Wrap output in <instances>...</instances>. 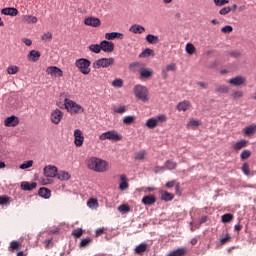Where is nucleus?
Masks as SVG:
<instances>
[{
    "label": "nucleus",
    "mask_w": 256,
    "mask_h": 256,
    "mask_svg": "<svg viewBox=\"0 0 256 256\" xmlns=\"http://www.w3.org/2000/svg\"><path fill=\"white\" fill-rule=\"evenodd\" d=\"M145 157H147V152L145 150H140L139 152H137L135 154L134 159L136 161H143V159H145Z\"/></svg>",
    "instance_id": "35"
},
{
    "label": "nucleus",
    "mask_w": 256,
    "mask_h": 256,
    "mask_svg": "<svg viewBox=\"0 0 256 256\" xmlns=\"http://www.w3.org/2000/svg\"><path fill=\"white\" fill-rule=\"evenodd\" d=\"M5 127H17L19 125V117L12 115L4 120Z\"/></svg>",
    "instance_id": "12"
},
{
    "label": "nucleus",
    "mask_w": 256,
    "mask_h": 256,
    "mask_svg": "<svg viewBox=\"0 0 256 256\" xmlns=\"http://www.w3.org/2000/svg\"><path fill=\"white\" fill-rule=\"evenodd\" d=\"M65 109L70 113L71 115H79V113H83L85 109H83V106L78 104L77 102L66 98L64 100Z\"/></svg>",
    "instance_id": "2"
},
{
    "label": "nucleus",
    "mask_w": 256,
    "mask_h": 256,
    "mask_svg": "<svg viewBox=\"0 0 256 256\" xmlns=\"http://www.w3.org/2000/svg\"><path fill=\"white\" fill-rule=\"evenodd\" d=\"M73 237H76V239H79V237H81V235H83V229L78 228L73 230L72 232Z\"/></svg>",
    "instance_id": "52"
},
{
    "label": "nucleus",
    "mask_w": 256,
    "mask_h": 256,
    "mask_svg": "<svg viewBox=\"0 0 256 256\" xmlns=\"http://www.w3.org/2000/svg\"><path fill=\"white\" fill-rule=\"evenodd\" d=\"M22 43H25V45H27V47H31V45H33V41H31V39H27V38H23Z\"/></svg>",
    "instance_id": "62"
},
{
    "label": "nucleus",
    "mask_w": 256,
    "mask_h": 256,
    "mask_svg": "<svg viewBox=\"0 0 256 256\" xmlns=\"http://www.w3.org/2000/svg\"><path fill=\"white\" fill-rule=\"evenodd\" d=\"M85 141V137L83 136V132L79 129L74 131V145L76 147H83V143Z\"/></svg>",
    "instance_id": "7"
},
{
    "label": "nucleus",
    "mask_w": 256,
    "mask_h": 256,
    "mask_svg": "<svg viewBox=\"0 0 256 256\" xmlns=\"http://www.w3.org/2000/svg\"><path fill=\"white\" fill-rule=\"evenodd\" d=\"M115 65V58L110 57V58H100L96 61L93 62L92 67L93 69H107V67H113Z\"/></svg>",
    "instance_id": "5"
},
{
    "label": "nucleus",
    "mask_w": 256,
    "mask_h": 256,
    "mask_svg": "<svg viewBox=\"0 0 256 256\" xmlns=\"http://www.w3.org/2000/svg\"><path fill=\"white\" fill-rule=\"evenodd\" d=\"M233 221V214L227 213L222 215V223H231Z\"/></svg>",
    "instance_id": "43"
},
{
    "label": "nucleus",
    "mask_w": 256,
    "mask_h": 256,
    "mask_svg": "<svg viewBox=\"0 0 256 256\" xmlns=\"http://www.w3.org/2000/svg\"><path fill=\"white\" fill-rule=\"evenodd\" d=\"M46 73L52 77H61L63 75V70L56 66H50L47 68Z\"/></svg>",
    "instance_id": "13"
},
{
    "label": "nucleus",
    "mask_w": 256,
    "mask_h": 256,
    "mask_svg": "<svg viewBox=\"0 0 256 256\" xmlns=\"http://www.w3.org/2000/svg\"><path fill=\"white\" fill-rule=\"evenodd\" d=\"M33 167V160H29L20 165V169H29Z\"/></svg>",
    "instance_id": "51"
},
{
    "label": "nucleus",
    "mask_w": 256,
    "mask_h": 256,
    "mask_svg": "<svg viewBox=\"0 0 256 256\" xmlns=\"http://www.w3.org/2000/svg\"><path fill=\"white\" fill-rule=\"evenodd\" d=\"M105 39H107L108 41H113V39H123V34L119 32L106 33Z\"/></svg>",
    "instance_id": "22"
},
{
    "label": "nucleus",
    "mask_w": 256,
    "mask_h": 256,
    "mask_svg": "<svg viewBox=\"0 0 256 256\" xmlns=\"http://www.w3.org/2000/svg\"><path fill=\"white\" fill-rule=\"evenodd\" d=\"M112 86H113V87H118V88L123 87V79H121V78L115 79V80L112 82Z\"/></svg>",
    "instance_id": "50"
},
{
    "label": "nucleus",
    "mask_w": 256,
    "mask_h": 256,
    "mask_svg": "<svg viewBox=\"0 0 256 256\" xmlns=\"http://www.w3.org/2000/svg\"><path fill=\"white\" fill-rule=\"evenodd\" d=\"M199 125H201V122L199 120L191 119L188 122L187 127L195 129V127H199Z\"/></svg>",
    "instance_id": "42"
},
{
    "label": "nucleus",
    "mask_w": 256,
    "mask_h": 256,
    "mask_svg": "<svg viewBox=\"0 0 256 256\" xmlns=\"http://www.w3.org/2000/svg\"><path fill=\"white\" fill-rule=\"evenodd\" d=\"M24 21H25L26 23L35 24V23H37V17L31 16V15H26V16H24Z\"/></svg>",
    "instance_id": "45"
},
{
    "label": "nucleus",
    "mask_w": 256,
    "mask_h": 256,
    "mask_svg": "<svg viewBox=\"0 0 256 256\" xmlns=\"http://www.w3.org/2000/svg\"><path fill=\"white\" fill-rule=\"evenodd\" d=\"M119 189L120 191H127L129 189V183L127 182V176L125 174L120 175Z\"/></svg>",
    "instance_id": "19"
},
{
    "label": "nucleus",
    "mask_w": 256,
    "mask_h": 256,
    "mask_svg": "<svg viewBox=\"0 0 256 256\" xmlns=\"http://www.w3.org/2000/svg\"><path fill=\"white\" fill-rule=\"evenodd\" d=\"M187 255V248L182 247L178 248L168 254V256H186Z\"/></svg>",
    "instance_id": "23"
},
{
    "label": "nucleus",
    "mask_w": 256,
    "mask_h": 256,
    "mask_svg": "<svg viewBox=\"0 0 256 256\" xmlns=\"http://www.w3.org/2000/svg\"><path fill=\"white\" fill-rule=\"evenodd\" d=\"M135 122V116H125L123 118V124L124 125H131Z\"/></svg>",
    "instance_id": "44"
},
{
    "label": "nucleus",
    "mask_w": 256,
    "mask_h": 256,
    "mask_svg": "<svg viewBox=\"0 0 256 256\" xmlns=\"http://www.w3.org/2000/svg\"><path fill=\"white\" fill-rule=\"evenodd\" d=\"M233 99H241L243 97V91H236L232 94Z\"/></svg>",
    "instance_id": "59"
},
{
    "label": "nucleus",
    "mask_w": 256,
    "mask_h": 256,
    "mask_svg": "<svg viewBox=\"0 0 256 256\" xmlns=\"http://www.w3.org/2000/svg\"><path fill=\"white\" fill-rule=\"evenodd\" d=\"M130 69L131 71H137V69H143V64H141L140 62H134L130 64Z\"/></svg>",
    "instance_id": "47"
},
{
    "label": "nucleus",
    "mask_w": 256,
    "mask_h": 256,
    "mask_svg": "<svg viewBox=\"0 0 256 256\" xmlns=\"http://www.w3.org/2000/svg\"><path fill=\"white\" fill-rule=\"evenodd\" d=\"M58 179H60V181H69V179H71V174H69V172L62 171L58 174Z\"/></svg>",
    "instance_id": "37"
},
{
    "label": "nucleus",
    "mask_w": 256,
    "mask_h": 256,
    "mask_svg": "<svg viewBox=\"0 0 256 256\" xmlns=\"http://www.w3.org/2000/svg\"><path fill=\"white\" fill-rule=\"evenodd\" d=\"M129 31H131V33H138L139 35H141V33H145V27L138 24H134L130 27Z\"/></svg>",
    "instance_id": "25"
},
{
    "label": "nucleus",
    "mask_w": 256,
    "mask_h": 256,
    "mask_svg": "<svg viewBox=\"0 0 256 256\" xmlns=\"http://www.w3.org/2000/svg\"><path fill=\"white\" fill-rule=\"evenodd\" d=\"M228 13H231V7H224L219 11L220 15H227Z\"/></svg>",
    "instance_id": "58"
},
{
    "label": "nucleus",
    "mask_w": 256,
    "mask_h": 256,
    "mask_svg": "<svg viewBox=\"0 0 256 256\" xmlns=\"http://www.w3.org/2000/svg\"><path fill=\"white\" fill-rule=\"evenodd\" d=\"M42 41H52L53 34L51 32H46L41 36Z\"/></svg>",
    "instance_id": "48"
},
{
    "label": "nucleus",
    "mask_w": 256,
    "mask_h": 256,
    "mask_svg": "<svg viewBox=\"0 0 256 256\" xmlns=\"http://www.w3.org/2000/svg\"><path fill=\"white\" fill-rule=\"evenodd\" d=\"M177 109L178 111H188V109H191V102L184 100L177 105Z\"/></svg>",
    "instance_id": "26"
},
{
    "label": "nucleus",
    "mask_w": 256,
    "mask_h": 256,
    "mask_svg": "<svg viewBox=\"0 0 256 256\" xmlns=\"http://www.w3.org/2000/svg\"><path fill=\"white\" fill-rule=\"evenodd\" d=\"M2 15H9L10 17H17L19 15V10L17 8L9 7L1 10Z\"/></svg>",
    "instance_id": "17"
},
{
    "label": "nucleus",
    "mask_w": 256,
    "mask_h": 256,
    "mask_svg": "<svg viewBox=\"0 0 256 256\" xmlns=\"http://www.w3.org/2000/svg\"><path fill=\"white\" fill-rule=\"evenodd\" d=\"M6 203H9V197L0 196V205H6Z\"/></svg>",
    "instance_id": "61"
},
{
    "label": "nucleus",
    "mask_w": 256,
    "mask_h": 256,
    "mask_svg": "<svg viewBox=\"0 0 256 256\" xmlns=\"http://www.w3.org/2000/svg\"><path fill=\"white\" fill-rule=\"evenodd\" d=\"M143 57H149V55H155V52L149 48H146L142 52Z\"/></svg>",
    "instance_id": "53"
},
{
    "label": "nucleus",
    "mask_w": 256,
    "mask_h": 256,
    "mask_svg": "<svg viewBox=\"0 0 256 256\" xmlns=\"http://www.w3.org/2000/svg\"><path fill=\"white\" fill-rule=\"evenodd\" d=\"M142 203L143 205H155L157 203V197L155 195H146L142 198Z\"/></svg>",
    "instance_id": "16"
},
{
    "label": "nucleus",
    "mask_w": 256,
    "mask_h": 256,
    "mask_svg": "<svg viewBox=\"0 0 256 256\" xmlns=\"http://www.w3.org/2000/svg\"><path fill=\"white\" fill-rule=\"evenodd\" d=\"M162 201H173L175 199V195L167 192V191H160Z\"/></svg>",
    "instance_id": "27"
},
{
    "label": "nucleus",
    "mask_w": 256,
    "mask_h": 256,
    "mask_svg": "<svg viewBox=\"0 0 256 256\" xmlns=\"http://www.w3.org/2000/svg\"><path fill=\"white\" fill-rule=\"evenodd\" d=\"M89 243H91V238L82 239L80 242V247H87Z\"/></svg>",
    "instance_id": "56"
},
{
    "label": "nucleus",
    "mask_w": 256,
    "mask_h": 256,
    "mask_svg": "<svg viewBox=\"0 0 256 256\" xmlns=\"http://www.w3.org/2000/svg\"><path fill=\"white\" fill-rule=\"evenodd\" d=\"M128 107L126 105L120 106V107H114L113 111L114 113H118L119 115H123V113H127Z\"/></svg>",
    "instance_id": "39"
},
{
    "label": "nucleus",
    "mask_w": 256,
    "mask_h": 256,
    "mask_svg": "<svg viewBox=\"0 0 256 256\" xmlns=\"http://www.w3.org/2000/svg\"><path fill=\"white\" fill-rule=\"evenodd\" d=\"M249 157H251V151L250 150H243L241 155H240V159L242 161H245V160L249 159Z\"/></svg>",
    "instance_id": "46"
},
{
    "label": "nucleus",
    "mask_w": 256,
    "mask_h": 256,
    "mask_svg": "<svg viewBox=\"0 0 256 256\" xmlns=\"http://www.w3.org/2000/svg\"><path fill=\"white\" fill-rule=\"evenodd\" d=\"M7 73L8 75H17V73H19V66L10 65L7 68Z\"/></svg>",
    "instance_id": "38"
},
{
    "label": "nucleus",
    "mask_w": 256,
    "mask_h": 256,
    "mask_svg": "<svg viewBox=\"0 0 256 256\" xmlns=\"http://www.w3.org/2000/svg\"><path fill=\"white\" fill-rule=\"evenodd\" d=\"M248 144L249 141L240 140L233 145V149H235V151H241V149H245V147H247Z\"/></svg>",
    "instance_id": "24"
},
{
    "label": "nucleus",
    "mask_w": 256,
    "mask_h": 256,
    "mask_svg": "<svg viewBox=\"0 0 256 256\" xmlns=\"http://www.w3.org/2000/svg\"><path fill=\"white\" fill-rule=\"evenodd\" d=\"M222 33H233V27L232 26H225L221 29Z\"/></svg>",
    "instance_id": "60"
},
{
    "label": "nucleus",
    "mask_w": 256,
    "mask_h": 256,
    "mask_svg": "<svg viewBox=\"0 0 256 256\" xmlns=\"http://www.w3.org/2000/svg\"><path fill=\"white\" fill-rule=\"evenodd\" d=\"M242 172L244 173V175H247V176L251 175V170L249 168V164L248 163H244L242 165Z\"/></svg>",
    "instance_id": "49"
},
{
    "label": "nucleus",
    "mask_w": 256,
    "mask_h": 256,
    "mask_svg": "<svg viewBox=\"0 0 256 256\" xmlns=\"http://www.w3.org/2000/svg\"><path fill=\"white\" fill-rule=\"evenodd\" d=\"M136 255H143V253H149V245L141 243L135 248Z\"/></svg>",
    "instance_id": "18"
},
{
    "label": "nucleus",
    "mask_w": 256,
    "mask_h": 256,
    "mask_svg": "<svg viewBox=\"0 0 256 256\" xmlns=\"http://www.w3.org/2000/svg\"><path fill=\"white\" fill-rule=\"evenodd\" d=\"M38 195L40 197H43L44 199H49L51 197V190L45 187L40 188L38 191Z\"/></svg>",
    "instance_id": "28"
},
{
    "label": "nucleus",
    "mask_w": 256,
    "mask_h": 256,
    "mask_svg": "<svg viewBox=\"0 0 256 256\" xmlns=\"http://www.w3.org/2000/svg\"><path fill=\"white\" fill-rule=\"evenodd\" d=\"M40 57H41V52L37 50H32L28 54V60L32 61L33 63H36V61H39Z\"/></svg>",
    "instance_id": "20"
},
{
    "label": "nucleus",
    "mask_w": 256,
    "mask_h": 256,
    "mask_svg": "<svg viewBox=\"0 0 256 256\" xmlns=\"http://www.w3.org/2000/svg\"><path fill=\"white\" fill-rule=\"evenodd\" d=\"M169 71H177V64L170 63L166 65L165 69H162L163 79H167V77H169Z\"/></svg>",
    "instance_id": "15"
},
{
    "label": "nucleus",
    "mask_w": 256,
    "mask_h": 256,
    "mask_svg": "<svg viewBox=\"0 0 256 256\" xmlns=\"http://www.w3.org/2000/svg\"><path fill=\"white\" fill-rule=\"evenodd\" d=\"M44 175L45 177H50L53 179V177H57L58 169L56 166L49 165L44 167Z\"/></svg>",
    "instance_id": "11"
},
{
    "label": "nucleus",
    "mask_w": 256,
    "mask_h": 256,
    "mask_svg": "<svg viewBox=\"0 0 256 256\" xmlns=\"http://www.w3.org/2000/svg\"><path fill=\"white\" fill-rule=\"evenodd\" d=\"M19 247H21V242L12 241V242H10V246H9L8 250L11 253H13V251H17L19 249Z\"/></svg>",
    "instance_id": "36"
},
{
    "label": "nucleus",
    "mask_w": 256,
    "mask_h": 256,
    "mask_svg": "<svg viewBox=\"0 0 256 256\" xmlns=\"http://www.w3.org/2000/svg\"><path fill=\"white\" fill-rule=\"evenodd\" d=\"M100 141H121L123 136L117 132V130H110L108 132H104L99 136Z\"/></svg>",
    "instance_id": "6"
},
{
    "label": "nucleus",
    "mask_w": 256,
    "mask_h": 256,
    "mask_svg": "<svg viewBox=\"0 0 256 256\" xmlns=\"http://www.w3.org/2000/svg\"><path fill=\"white\" fill-rule=\"evenodd\" d=\"M89 50L92 53H101V44H91Z\"/></svg>",
    "instance_id": "41"
},
{
    "label": "nucleus",
    "mask_w": 256,
    "mask_h": 256,
    "mask_svg": "<svg viewBox=\"0 0 256 256\" xmlns=\"http://www.w3.org/2000/svg\"><path fill=\"white\" fill-rule=\"evenodd\" d=\"M75 67L82 75H89L91 73V62L87 58H79L75 61Z\"/></svg>",
    "instance_id": "3"
},
{
    "label": "nucleus",
    "mask_w": 256,
    "mask_h": 256,
    "mask_svg": "<svg viewBox=\"0 0 256 256\" xmlns=\"http://www.w3.org/2000/svg\"><path fill=\"white\" fill-rule=\"evenodd\" d=\"M87 167L96 173H105V171H109V163L97 157H91L87 162Z\"/></svg>",
    "instance_id": "1"
},
{
    "label": "nucleus",
    "mask_w": 256,
    "mask_h": 256,
    "mask_svg": "<svg viewBox=\"0 0 256 256\" xmlns=\"http://www.w3.org/2000/svg\"><path fill=\"white\" fill-rule=\"evenodd\" d=\"M36 188H37V183L36 182H32V183L22 182L21 183V189L23 191H33V189H36Z\"/></svg>",
    "instance_id": "21"
},
{
    "label": "nucleus",
    "mask_w": 256,
    "mask_h": 256,
    "mask_svg": "<svg viewBox=\"0 0 256 256\" xmlns=\"http://www.w3.org/2000/svg\"><path fill=\"white\" fill-rule=\"evenodd\" d=\"M50 119L54 125H59V123H61V119H63V112L59 109L53 110L51 112Z\"/></svg>",
    "instance_id": "9"
},
{
    "label": "nucleus",
    "mask_w": 256,
    "mask_h": 256,
    "mask_svg": "<svg viewBox=\"0 0 256 256\" xmlns=\"http://www.w3.org/2000/svg\"><path fill=\"white\" fill-rule=\"evenodd\" d=\"M84 25L88 27H101V20L99 18L88 17L84 20Z\"/></svg>",
    "instance_id": "14"
},
{
    "label": "nucleus",
    "mask_w": 256,
    "mask_h": 256,
    "mask_svg": "<svg viewBox=\"0 0 256 256\" xmlns=\"http://www.w3.org/2000/svg\"><path fill=\"white\" fill-rule=\"evenodd\" d=\"M87 206H88L90 209H97V207H99V202H98L97 199H95V198H90V199L87 201Z\"/></svg>",
    "instance_id": "34"
},
{
    "label": "nucleus",
    "mask_w": 256,
    "mask_h": 256,
    "mask_svg": "<svg viewBox=\"0 0 256 256\" xmlns=\"http://www.w3.org/2000/svg\"><path fill=\"white\" fill-rule=\"evenodd\" d=\"M216 91L218 93H228L229 88L227 86H219V87L216 88Z\"/></svg>",
    "instance_id": "55"
},
{
    "label": "nucleus",
    "mask_w": 256,
    "mask_h": 256,
    "mask_svg": "<svg viewBox=\"0 0 256 256\" xmlns=\"http://www.w3.org/2000/svg\"><path fill=\"white\" fill-rule=\"evenodd\" d=\"M134 95L140 101H149V90L141 84L134 86Z\"/></svg>",
    "instance_id": "4"
},
{
    "label": "nucleus",
    "mask_w": 256,
    "mask_h": 256,
    "mask_svg": "<svg viewBox=\"0 0 256 256\" xmlns=\"http://www.w3.org/2000/svg\"><path fill=\"white\" fill-rule=\"evenodd\" d=\"M155 119H157L158 123H159V121L164 123V121H167V116L162 114V115L157 116V118H155Z\"/></svg>",
    "instance_id": "63"
},
{
    "label": "nucleus",
    "mask_w": 256,
    "mask_h": 256,
    "mask_svg": "<svg viewBox=\"0 0 256 256\" xmlns=\"http://www.w3.org/2000/svg\"><path fill=\"white\" fill-rule=\"evenodd\" d=\"M140 76L142 77V79H149L153 77V70L142 68L140 72Z\"/></svg>",
    "instance_id": "30"
},
{
    "label": "nucleus",
    "mask_w": 256,
    "mask_h": 256,
    "mask_svg": "<svg viewBox=\"0 0 256 256\" xmlns=\"http://www.w3.org/2000/svg\"><path fill=\"white\" fill-rule=\"evenodd\" d=\"M230 85H234L235 87H240L241 85H247V78L245 76H236L230 80H228Z\"/></svg>",
    "instance_id": "10"
},
{
    "label": "nucleus",
    "mask_w": 256,
    "mask_h": 256,
    "mask_svg": "<svg viewBox=\"0 0 256 256\" xmlns=\"http://www.w3.org/2000/svg\"><path fill=\"white\" fill-rule=\"evenodd\" d=\"M118 211L123 214L129 213V211H131V207L129 204H122L118 207Z\"/></svg>",
    "instance_id": "40"
},
{
    "label": "nucleus",
    "mask_w": 256,
    "mask_h": 256,
    "mask_svg": "<svg viewBox=\"0 0 256 256\" xmlns=\"http://www.w3.org/2000/svg\"><path fill=\"white\" fill-rule=\"evenodd\" d=\"M166 187H168V189H171V187H175V180L167 182Z\"/></svg>",
    "instance_id": "64"
},
{
    "label": "nucleus",
    "mask_w": 256,
    "mask_h": 256,
    "mask_svg": "<svg viewBox=\"0 0 256 256\" xmlns=\"http://www.w3.org/2000/svg\"><path fill=\"white\" fill-rule=\"evenodd\" d=\"M159 125V120L156 118H150L146 121V127L148 129H155Z\"/></svg>",
    "instance_id": "31"
},
{
    "label": "nucleus",
    "mask_w": 256,
    "mask_h": 256,
    "mask_svg": "<svg viewBox=\"0 0 256 256\" xmlns=\"http://www.w3.org/2000/svg\"><path fill=\"white\" fill-rule=\"evenodd\" d=\"M100 49L104 53H113L115 51V43L104 40L100 42Z\"/></svg>",
    "instance_id": "8"
},
{
    "label": "nucleus",
    "mask_w": 256,
    "mask_h": 256,
    "mask_svg": "<svg viewBox=\"0 0 256 256\" xmlns=\"http://www.w3.org/2000/svg\"><path fill=\"white\" fill-rule=\"evenodd\" d=\"M165 168L168 169V171H173V169H177V162L173 160H167L165 162Z\"/></svg>",
    "instance_id": "32"
},
{
    "label": "nucleus",
    "mask_w": 256,
    "mask_h": 256,
    "mask_svg": "<svg viewBox=\"0 0 256 256\" xmlns=\"http://www.w3.org/2000/svg\"><path fill=\"white\" fill-rule=\"evenodd\" d=\"M214 3L217 7H223V5L229 3V0H214Z\"/></svg>",
    "instance_id": "54"
},
{
    "label": "nucleus",
    "mask_w": 256,
    "mask_h": 256,
    "mask_svg": "<svg viewBox=\"0 0 256 256\" xmlns=\"http://www.w3.org/2000/svg\"><path fill=\"white\" fill-rule=\"evenodd\" d=\"M229 241H231V236L226 234L225 237L221 238L220 243L221 245H225V243H229Z\"/></svg>",
    "instance_id": "57"
},
{
    "label": "nucleus",
    "mask_w": 256,
    "mask_h": 256,
    "mask_svg": "<svg viewBox=\"0 0 256 256\" xmlns=\"http://www.w3.org/2000/svg\"><path fill=\"white\" fill-rule=\"evenodd\" d=\"M146 41L147 43H150V45H157V43H159V41H161L159 39V36H155L153 34H148L146 36Z\"/></svg>",
    "instance_id": "29"
},
{
    "label": "nucleus",
    "mask_w": 256,
    "mask_h": 256,
    "mask_svg": "<svg viewBox=\"0 0 256 256\" xmlns=\"http://www.w3.org/2000/svg\"><path fill=\"white\" fill-rule=\"evenodd\" d=\"M185 49L189 55H195V53H197V48H195L193 43H187Z\"/></svg>",
    "instance_id": "33"
}]
</instances>
